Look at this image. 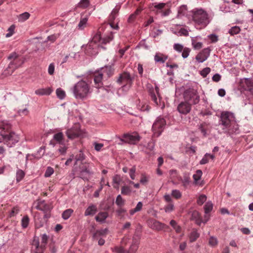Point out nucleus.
Listing matches in <instances>:
<instances>
[{
    "mask_svg": "<svg viewBox=\"0 0 253 253\" xmlns=\"http://www.w3.org/2000/svg\"><path fill=\"white\" fill-rule=\"evenodd\" d=\"M18 141L19 137L12 131L11 125L7 121L0 122V142L12 147Z\"/></svg>",
    "mask_w": 253,
    "mask_h": 253,
    "instance_id": "nucleus-1",
    "label": "nucleus"
},
{
    "mask_svg": "<svg viewBox=\"0 0 253 253\" xmlns=\"http://www.w3.org/2000/svg\"><path fill=\"white\" fill-rule=\"evenodd\" d=\"M140 234L135 232L131 240L128 250L125 249L126 245L130 241L128 236H125L122 240L120 247H115L113 251L117 253H135L138 248Z\"/></svg>",
    "mask_w": 253,
    "mask_h": 253,
    "instance_id": "nucleus-2",
    "label": "nucleus"
},
{
    "mask_svg": "<svg viewBox=\"0 0 253 253\" xmlns=\"http://www.w3.org/2000/svg\"><path fill=\"white\" fill-rule=\"evenodd\" d=\"M220 125H221L224 132L233 133L236 132L239 129L238 125L235 121V118L233 113L224 111L221 114Z\"/></svg>",
    "mask_w": 253,
    "mask_h": 253,
    "instance_id": "nucleus-3",
    "label": "nucleus"
},
{
    "mask_svg": "<svg viewBox=\"0 0 253 253\" xmlns=\"http://www.w3.org/2000/svg\"><path fill=\"white\" fill-rule=\"evenodd\" d=\"M72 91L74 97L81 100L86 99L92 92L89 84L84 80H81L75 84Z\"/></svg>",
    "mask_w": 253,
    "mask_h": 253,
    "instance_id": "nucleus-4",
    "label": "nucleus"
},
{
    "mask_svg": "<svg viewBox=\"0 0 253 253\" xmlns=\"http://www.w3.org/2000/svg\"><path fill=\"white\" fill-rule=\"evenodd\" d=\"M192 19L196 25L200 26V28H204L209 23L207 12L202 8H194L191 11Z\"/></svg>",
    "mask_w": 253,
    "mask_h": 253,
    "instance_id": "nucleus-5",
    "label": "nucleus"
},
{
    "mask_svg": "<svg viewBox=\"0 0 253 253\" xmlns=\"http://www.w3.org/2000/svg\"><path fill=\"white\" fill-rule=\"evenodd\" d=\"M73 178L78 177L83 179H87L88 176L92 173L90 164L87 163H82L79 167L75 165L73 169Z\"/></svg>",
    "mask_w": 253,
    "mask_h": 253,
    "instance_id": "nucleus-6",
    "label": "nucleus"
},
{
    "mask_svg": "<svg viewBox=\"0 0 253 253\" xmlns=\"http://www.w3.org/2000/svg\"><path fill=\"white\" fill-rule=\"evenodd\" d=\"M113 35L110 34L109 36L102 38L100 32H98L93 37L92 41L86 45L85 49V53L89 55L95 54L97 52L94 50V47H93L95 43L97 42H100L102 44H106L109 42L113 40Z\"/></svg>",
    "mask_w": 253,
    "mask_h": 253,
    "instance_id": "nucleus-7",
    "label": "nucleus"
},
{
    "mask_svg": "<svg viewBox=\"0 0 253 253\" xmlns=\"http://www.w3.org/2000/svg\"><path fill=\"white\" fill-rule=\"evenodd\" d=\"M183 97L185 101L192 105L197 104L200 101V96L197 90L193 88L185 90L183 93Z\"/></svg>",
    "mask_w": 253,
    "mask_h": 253,
    "instance_id": "nucleus-8",
    "label": "nucleus"
},
{
    "mask_svg": "<svg viewBox=\"0 0 253 253\" xmlns=\"http://www.w3.org/2000/svg\"><path fill=\"white\" fill-rule=\"evenodd\" d=\"M8 59L11 60L7 68V70H9L8 73L10 74H11L16 68L20 67L24 63L23 59L15 52L11 53Z\"/></svg>",
    "mask_w": 253,
    "mask_h": 253,
    "instance_id": "nucleus-9",
    "label": "nucleus"
},
{
    "mask_svg": "<svg viewBox=\"0 0 253 253\" xmlns=\"http://www.w3.org/2000/svg\"><path fill=\"white\" fill-rule=\"evenodd\" d=\"M48 237L44 234L41 236V243L39 240L36 238H34L33 242V246L35 247L36 253H43L45 249Z\"/></svg>",
    "mask_w": 253,
    "mask_h": 253,
    "instance_id": "nucleus-10",
    "label": "nucleus"
},
{
    "mask_svg": "<svg viewBox=\"0 0 253 253\" xmlns=\"http://www.w3.org/2000/svg\"><path fill=\"white\" fill-rule=\"evenodd\" d=\"M166 125V120L163 118L158 117L152 126V129L154 135L156 137L159 136L163 131Z\"/></svg>",
    "mask_w": 253,
    "mask_h": 253,
    "instance_id": "nucleus-11",
    "label": "nucleus"
},
{
    "mask_svg": "<svg viewBox=\"0 0 253 253\" xmlns=\"http://www.w3.org/2000/svg\"><path fill=\"white\" fill-rule=\"evenodd\" d=\"M82 133V132L80 129V125L79 124H75L73 127L66 131L67 137L71 139L79 137L81 135Z\"/></svg>",
    "mask_w": 253,
    "mask_h": 253,
    "instance_id": "nucleus-12",
    "label": "nucleus"
},
{
    "mask_svg": "<svg viewBox=\"0 0 253 253\" xmlns=\"http://www.w3.org/2000/svg\"><path fill=\"white\" fill-rule=\"evenodd\" d=\"M50 217V214L46 213L42 215L40 213L36 212L34 216L35 225L37 228H40L43 226Z\"/></svg>",
    "mask_w": 253,
    "mask_h": 253,
    "instance_id": "nucleus-13",
    "label": "nucleus"
},
{
    "mask_svg": "<svg viewBox=\"0 0 253 253\" xmlns=\"http://www.w3.org/2000/svg\"><path fill=\"white\" fill-rule=\"evenodd\" d=\"M148 88L149 94L151 97V100L156 105H159L161 99L159 94V87L156 85L155 88L152 86L148 87Z\"/></svg>",
    "mask_w": 253,
    "mask_h": 253,
    "instance_id": "nucleus-14",
    "label": "nucleus"
},
{
    "mask_svg": "<svg viewBox=\"0 0 253 253\" xmlns=\"http://www.w3.org/2000/svg\"><path fill=\"white\" fill-rule=\"evenodd\" d=\"M140 139V136L136 132L132 134H125L123 138L121 140L122 141L131 144H135L138 142Z\"/></svg>",
    "mask_w": 253,
    "mask_h": 253,
    "instance_id": "nucleus-15",
    "label": "nucleus"
},
{
    "mask_svg": "<svg viewBox=\"0 0 253 253\" xmlns=\"http://www.w3.org/2000/svg\"><path fill=\"white\" fill-rule=\"evenodd\" d=\"M120 10V6H116L112 11L109 18V21L111 27L115 30L119 29L118 23L116 22L115 19L118 15Z\"/></svg>",
    "mask_w": 253,
    "mask_h": 253,
    "instance_id": "nucleus-16",
    "label": "nucleus"
},
{
    "mask_svg": "<svg viewBox=\"0 0 253 253\" xmlns=\"http://www.w3.org/2000/svg\"><path fill=\"white\" fill-rule=\"evenodd\" d=\"M191 104L186 101L181 102L177 106V111L182 114L186 115L188 114L191 110Z\"/></svg>",
    "mask_w": 253,
    "mask_h": 253,
    "instance_id": "nucleus-17",
    "label": "nucleus"
},
{
    "mask_svg": "<svg viewBox=\"0 0 253 253\" xmlns=\"http://www.w3.org/2000/svg\"><path fill=\"white\" fill-rule=\"evenodd\" d=\"M117 82L119 84L129 85L130 86L132 83V80L129 74L125 72L120 75Z\"/></svg>",
    "mask_w": 253,
    "mask_h": 253,
    "instance_id": "nucleus-18",
    "label": "nucleus"
},
{
    "mask_svg": "<svg viewBox=\"0 0 253 253\" xmlns=\"http://www.w3.org/2000/svg\"><path fill=\"white\" fill-rule=\"evenodd\" d=\"M36 208L39 210L43 211L44 214H50V211L52 208L50 205L46 203L43 200L38 202Z\"/></svg>",
    "mask_w": 253,
    "mask_h": 253,
    "instance_id": "nucleus-19",
    "label": "nucleus"
},
{
    "mask_svg": "<svg viewBox=\"0 0 253 253\" xmlns=\"http://www.w3.org/2000/svg\"><path fill=\"white\" fill-rule=\"evenodd\" d=\"M211 50L209 48H204L198 54L196 57V59L199 62H203L207 59L210 55Z\"/></svg>",
    "mask_w": 253,
    "mask_h": 253,
    "instance_id": "nucleus-20",
    "label": "nucleus"
},
{
    "mask_svg": "<svg viewBox=\"0 0 253 253\" xmlns=\"http://www.w3.org/2000/svg\"><path fill=\"white\" fill-rule=\"evenodd\" d=\"M104 76L102 72L101 71L95 72L94 74V82L95 84V87L96 88H100L102 87L103 77Z\"/></svg>",
    "mask_w": 253,
    "mask_h": 253,
    "instance_id": "nucleus-21",
    "label": "nucleus"
},
{
    "mask_svg": "<svg viewBox=\"0 0 253 253\" xmlns=\"http://www.w3.org/2000/svg\"><path fill=\"white\" fill-rule=\"evenodd\" d=\"M151 228L155 230L161 231L169 228V226L157 220H153Z\"/></svg>",
    "mask_w": 253,
    "mask_h": 253,
    "instance_id": "nucleus-22",
    "label": "nucleus"
},
{
    "mask_svg": "<svg viewBox=\"0 0 253 253\" xmlns=\"http://www.w3.org/2000/svg\"><path fill=\"white\" fill-rule=\"evenodd\" d=\"M169 178L173 184H177L176 180L181 179V177L179 175L178 171L175 169H171L169 171Z\"/></svg>",
    "mask_w": 253,
    "mask_h": 253,
    "instance_id": "nucleus-23",
    "label": "nucleus"
},
{
    "mask_svg": "<svg viewBox=\"0 0 253 253\" xmlns=\"http://www.w3.org/2000/svg\"><path fill=\"white\" fill-rule=\"evenodd\" d=\"M243 83L245 85V89L249 91L253 96V80L251 79H245Z\"/></svg>",
    "mask_w": 253,
    "mask_h": 253,
    "instance_id": "nucleus-24",
    "label": "nucleus"
},
{
    "mask_svg": "<svg viewBox=\"0 0 253 253\" xmlns=\"http://www.w3.org/2000/svg\"><path fill=\"white\" fill-rule=\"evenodd\" d=\"M53 91V89L51 87H47L45 88H39L35 90L36 94L40 96L49 95Z\"/></svg>",
    "mask_w": 253,
    "mask_h": 253,
    "instance_id": "nucleus-25",
    "label": "nucleus"
},
{
    "mask_svg": "<svg viewBox=\"0 0 253 253\" xmlns=\"http://www.w3.org/2000/svg\"><path fill=\"white\" fill-rule=\"evenodd\" d=\"M88 19V16L82 15L80 21L78 25L77 28L80 30H84L86 27Z\"/></svg>",
    "mask_w": 253,
    "mask_h": 253,
    "instance_id": "nucleus-26",
    "label": "nucleus"
},
{
    "mask_svg": "<svg viewBox=\"0 0 253 253\" xmlns=\"http://www.w3.org/2000/svg\"><path fill=\"white\" fill-rule=\"evenodd\" d=\"M168 59V56L160 52L156 53L154 56V60L156 62L164 63Z\"/></svg>",
    "mask_w": 253,
    "mask_h": 253,
    "instance_id": "nucleus-27",
    "label": "nucleus"
},
{
    "mask_svg": "<svg viewBox=\"0 0 253 253\" xmlns=\"http://www.w3.org/2000/svg\"><path fill=\"white\" fill-rule=\"evenodd\" d=\"M101 71L102 72L104 77L106 76L107 78H109L114 74V70L111 66H109L102 68Z\"/></svg>",
    "mask_w": 253,
    "mask_h": 253,
    "instance_id": "nucleus-28",
    "label": "nucleus"
},
{
    "mask_svg": "<svg viewBox=\"0 0 253 253\" xmlns=\"http://www.w3.org/2000/svg\"><path fill=\"white\" fill-rule=\"evenodd\" d=\"M97 209L96 206L94 205H91L85 211L84 215H93L97 211Z\"/></svg>",
    "mask_w": 253,
    "mask_h": 253,
    "instance_id": "nucleus-29",
    "label": "nucleus"
},
{
    "mask_svg": "<svg viewBox=\"0 0 253 253\" xmlns=\"http://www.w3.org/2000/svg\"><path fill=\"white\" fill-rule=\"evenodd\" d=\"M53 140L56 141V143H58L60 145H63L64 140L63 133L60 132L55 134L53 135Z\"/></svg>",
    "mask_w": 253,
    "mask_h": 253,
    "instance_id": "nucleus-30",
    "label": "nucleus"
},
{
    "mask_svg": "<svg viewBox=\"0 0 253 253\" xmlns=\"http://www.w3.org/2000/svg\"><path fill=\"white\" fill-rule=\"evenodd\" d=\"M182 183V185L184 188H186L190 182V177L189 175L187 173L183 174V177H181V179H179Z\"/></svg>",
    "mask_w": 253,
    "mask_h": 253,
    "instance_id": "nucleus-31",
    "label": "nucleus"
},
{
    "mask_svg": "<svg viewBox=\"0 0 253 253\" xmlns=\"http://www.w3.org/2000/svg\"><path fill=\"white\" fill-rule=\"evenodd\" d=\"M142 10L143 8L141 7H138L135 11L129 16L128 22L129 23H132L136 19V16L140 13Z\"/></svg>",
    "mask_w": 253,
    "mask_h": 253,
    "instance_id": "nucleus-32",
    "label": "nucleus"
},
{
    "mask_svg": "<svg viewBox=\"0 0 253 253\" xmlns=\"http://www.w3.org/2000/svg\"><path fill=\"white\" fill-rule=\"evenodd\" d=\"M108 216V213L107 212H100L96 216L95 219L98 222H103Z\"/></svg>",
    "mask_w": 253,
    "mask_h": 253,
    "instance_id": "nucleus-33",
    "label": "nucleus"
},
{
    "mask_svg": "<svg viewBox=\"0 0 253 253\" xmlns=\"http://www.w3.org/2000/svg\"><path fill=\"white\" fill-rule=\"evenodd\" d=\"M214 156L213 155H210L209 154H206L203 159L201 160L200 164L201 165H204L208 163L210 159H213Z\"/></svg>",
    "mask_w": 253,
    "mask_h": 253,
    "instance_id": "nucleus-34",
    "label": "nucleus"
},
{
    "mask_svg": "<svg viewBox=\"0 0 253 253\" xmlns=\"http://www.w3.org/2000/svg\"><path fill=\"white\" fill-rule=\"evenodd\" d=\"M121 181V177L118 175H116L113 177V187L114 188L119 189V185Z\"/></svg>",
    "mask_w": 253,
    "mask_h": 253,
    "instance_id": "nucleus-35",
    "label": "nucleus"
},
{
    "mask_svg": "<svg viewBox=\"0 0 253 253\" xmlns=\"http://www.w3.org/2000/svg\"><path fill=\"white\" fill-rule=\"evenodd\" d=\"M143 204L141 202H139L136 207L129 211V213L131 215H133L135 212L140 211L142 210Z\"/></svg>",
    "mask_w": 253,
    "mask_h": 253,
    "instance_id": "nucleus-36",
    "label": "nucleus"
},
{
    "mask_svg": "<svg viewBox=\"0 0 253 253\" xmlns=\"http://www.w3.org/2000/svg\"><path fill=\"white\" fill-rule=\"evenodd\" d=\"M199 237V234L197 230L193 229L189 235V239L191 242L195 241Z\"/></svg>",
    "mask_w": 253,
    "mask_h": 253,
    "instance_id": "nucleus-37",
    "label": "nucleus"
},
{
    "mask_svg": "<svg viewBox=\"0 0 253 253\" xmlns=\"http://www.w3.org/2000/svg\"><path fill=\"white\" fill-rule=\"evenodd\" d=\"M24 171L21 169H18L16 171V179L17 182H20L25 176Z\"/></svg>",
    "mask_w": 253,
    "mask_h": 253,
    "instance_id": "nucleus-38",
    "label": "nucleus"
},
{
    "mask_svg": "<svg viewBox=\"0 0 253 253\" xmlns=\"http://www.w3.org/2000/svg\"><path fill=\"white\" fill-rule=\"evenodd\" d=\"M170 225L173 227L176 233H179L181 232V227L177 225V222L175 220H171L170 221Z\"/></svg>",
    "mask_w": 253,
    "mask_h": 253,
    "instance_id": "nucleus-39",
    "label": "nucleus"
},
{
    "mask_svg": "<svg viewBox=\"0 0 253 253\" xmlns=\"http://www.w3.org/2000/svg\"><path fill=\"white\" fill-rule=\"evenodd\" d=\"M108 230L107 229H102L100 230H97L93 235V237L94 238H97L101 236H103L106 235L107 233Z\"/></svg>",
    "mask_w": 253,
    "mask_h": 253,
    "instance_id": "nucleus-40",
    "label": "nucleus"
},
{
    "mask_svg": "<svg viewBox=\"0 0 253 253\" xmlns=\"http://www.w3.org/2000/svg\"><path fill=\"white\" fill-rule=\"evenodd\" d=\"M213 208V205L211 202H208L204 206V210L206 214L211 212Z\"/></svg>",
    "mask_w": 253,
    "mask_h": 253,
    "instance_id": "nucleus-41",
    "label": "nucleus"
},
{
    "mask_svg": "<svg viewBox=\"0 0 253 253\" xmlns=\"http://www.w3.org/2000/svg\"><path fill=\"white\" fill-rule=\"evenodd\" d=\"M56 93L57 96L60 99H64L66 96L65 92L61 88H58L56 89Z\"/></svg>",
    "mask_w": 253,
    "mask_h": 253,
    "instance_id": "nucleus-42",
    "label": "nucleus"
},
{
    "mask_svg": "<svg viewBox=\"0 0 253 253\" xmlns=\"http://www.w3.org/2000/svg\"><path fill=\"white\" fill-rule=\"evenodd\" d=\"M73 212V210L71 209H67L63 212L62 216L63 219H67L70 217Z\"/></svg>",
    "mask_w": 253,
    "mask_h": 253,
    "instance_id": "nucleus-43",
    "label": "nucleus"
},
{
    "mask_svg": "<svg viewBox=\"0 0 253 253\" xmlns=\"http://www.w3.org/2000/svg\"><path fill=\"white\" fill-rule=\"evenodd\" d=\"M131 192V189L130 186H123L121 189V193L123 195H128Z\"/></svg>",
    "mask_w": 253,
    "mask_h": 253,
    "instance_id": "nucleus-44",
    "label": "nucleus"
},
{
    "mask_svg": "<svg viewBox=\"0 0 253 253\" xmlns=\"http://www.w3.org/2000/svg\"><path fill=\"white\" fill-rule=\"evenodd\" d=\"M76 163L75 165L76 166L78 165V163L79 161L82 162L84 159V155L82 151L79 152V153L76 156Z\"/></svg>",
    "mask_w": 253,
    "mask_h": 253,
    "instance_id": "nucleus-45",
    "label": "nucleus"
},
{
    "mask_svg": "<svg viewBox=\"0 0 253 253\" xmlns=\"http://www.w3.org/2000/svg\"><path fill=\"white\" fill-rule=\"evenodd\" d=\"M89 4L90 2L89 0H81L78 6L82 8H86L89 6Z\"/></svg>",
    "mask_w": 253,
    "mask_h": 253,
    "instance_id": "nucleus-46",
    "label": "nucleus"
},
{
    "mask_svg": "<svg viewBox=\"0 0 253 253\" xmlns=\"http://www.w3.org/2000/svg\"><path fill=\"white\" fill-rule=\"evenodd\" d=\"M187 11V7L185 5H182L180 6L178 10L177 17H180L182 16H183L186 13Z\"/></svg>",
    "mask_w": 253,
    "mask_h": 253,
    "instance_id": "nucleus-47",
    "label": "nucleus"
},
{
    "mask_svg": "<svg viewBox=\"0 0 253 253\" xmlns=\"http://www.w3.org/2000/svg\"><path fill=\"white\" fill-rule=\"evenodd\" d=\"M29 223V218L28 215H25L22 219L21 225L23 228H26L28 227Z\"/></svg>",
    "mask_w": 253,
    "mask_h": 253,
    "instance_id": "nucleus-48",
    "label": "nucleus"
},
{
    "mask_svg": "<svg viewBox=\"0 0 253 253\" xmlns=\"http://www.w3.org/2000/svg\"><path fill=\"white\" fill-rule=\"evenodd\" d=\"M202 173V170L198 169L196 171V173L193 175V178L195 183H197L201 179Z\"/></svg>",
    "mask_w": 253,
    "mask_h": 253,
    "instance_id": "nucleus-49",
    "label": "nucleus"
},
{
    "mask_svg": "<svg viewBox=\"0 0 253 253\" xmlns=\"http://www.w3.org/2000/svg\"><path fill=\"white\" fill-rule=\"evenodd\" d=\"M193 216L195 217L196 218H197L196 220V223L199 225H200L202 222L204 223V220L202 219L201 215H200L198 211H194L193 213Z\"/></svg>",
    "mask_w": 253,
    "mask_h": 253,
    "instance_id": "nucleus-50",
    "label": "nucleus"
},
{
    "mask_svg": "<svg viewBox=\"0 0 253 253\" xmlns=\"http://www.w3.org/2000/svg\"><path fill=\"white\" fill-rule=\"evenodd\" d=\"M206 200L207 196L205 195L202 194L198 197L197 201V203L198 205L201 206L204 203V202H206Z\"/></svg>",
    "mask_w": 253,
    "mask_h": 253,
    "instance_id": "nucleus-51",
    "label": "nucleus"
},
{
    "mask_svg": "<svg viewBox=\"0 0 253 253\" xmlns=\"http://www.w3.org/2000/svg\"><path fill=\"white\" fill-rule=\"evenodd\" d=\"M240 28L239 27L234 26L229 30V33L231 35L233 36L234 35L238 34L240 32Z\"/></svg>",
    "mask_w": 253,
    "mask_h": 253,
    "instance_id": "nucleus-52",
    "label": "nucleus"
},
{
    "mask_svg": "<svg viewBox=\"0 0 253 253\" xmlns=\"http://www.w3.org/2000/svg\"><path fill=\"white\" fill-rule=\"evenodd\" d=\"M30 16V14L27 12H25L21 14H20L19 16V20L20 21H24L27 20Z\"/></svg>",
    "mask_w": 253,
    "mask_h": 253,
    "instance_id": "nucleus-53",
    "label": "nucleus"
},
{
    "mask_svg": "<svg viewBox=\"0 0 253 253\" xmlns=\"http://www.w3.org/2000/svg\"><path fill=\"white\" fill-rule=\"evenodd\" d=\"M171 195L176 199H180L182 196L181 193L180 192V191L176 189L173 190L171 191Z\"/></svg>",
    "mask_w": 253,
    "mask_h": 253,
    "instance_id": "nucleus-54",
    "label": "nucleus"
},
{
    "mask_svg": "<svg viewBox=\"0 0 253 253\" xmlns=\"http://www.w3.org/2000/svg\"><path fill=\"white\" fill-rule=\"evenodd\" d=\"M116 204L120 207L124 206L125 201L123 199L121 195H118L116 198Z\"/></svg>",
    "mask_w": 253,
    "mask_h": 253,
    "instance_id": "nucleus-55",
    "label": "nucleus"
},
{
    "mask_svg": "<svg viewBox=\"0 0 253 253\" xmlns=\"http://www.w3.org/2000/svg\"><path fill=\"white\" fill-rule=\"evenodd\" d=\"M15 29V26L14 25H11L7 30L8 33L6 34L5 37L6 38L10 37L13 34Z\"/></svg>",
    "mask_w": 253,
    "mask_h": 253,
    "instance_id": "nucleus-56",
    "label": "nucleus"
},
{
    "mask_svg": "<svg viewBox=\"0 0 253 253\" xmlns=\"http://www.w3.org/2000/svg\"><path fill=\"white\" fill-rule=\"evenodd\" d=\"M54 172L53 169L51 167H48L44 173V176L48 177L51 176Z\"/></svg>",
    "mask_w": 253,
    "mask_h": 253,
    "instance_id": "nucleus-57",
    "label": "nucleus"
},
{
    "mask_svg": "<svg viewBox=\"0 0 253 253\" xmlns=\"http://www.w3.org/2000/svg\"><path fill=\"white\" fill-rule=\"evenodd\" d=\"M209 243L211 246H215L217 244V239L213 237H211L209 239Z\"/></svg>",
    "mask_w": 253,
    "mask_h": 253,
    "instance_id": "nucleus-58",
    "label": "nucleus"
},
{
    "mask_svg": "<svg viewBox=\"0 0 253 253\" xmlns=\"http://www.w3.org/2000/svg\"><path fill=\"white\" fill-rule=\"evenodd\" d=\"M211 71V69L209 67H206L202 70L201 72V75L204 78L206 77L208 74H209V73Z\"/></svg>",
    "mask_w": 253,
    "mask_h": 253,
    "instance_id": "nucleus-59",
    "label": "nucleus"
},
{
    "mask_svg": "<svg viewBox=\"0 0 253 253\" xmlns=\"http://www.w3.org/2000/svg\"><path fill=\"white\" fill-rule=\"evenodd\" d=\"M19 209L17 207H14L9 213V217H11L15 216L19 212Z\"/></svg>",
    "mask_w": 253,
    "mask_h": 253,
    "instance_id": "nucleus-60",
    "label": "nucleus"
},
{
    "mask_svg": "<svg viewBox=\"0 0 253 253\" xmlns=\"http://www.w3.org/2000/svg\"><path fill=\"white\" fill-rule=\"evenodd\" d=\"M206 126V123H203L200 125L199 127L200 131L204 136H206L207 133Z\"/></svg>",
    "mask_w": 253,
    "mask_h": 253,
    "instance_id": "nucleus-61",
    "label": "nucleus"
},
{
    "mask_svg": "<svg viewBox=\"0 0 253 253\" xmlns=\"http://www.w3.org/2000/svg\"><path fill=\"white\" fill-rule=\"evenodd\" d=\"M136 168L135 167H133L129 169V174L131 179L134 180L135 179V172Z\"/></svg>",
    "mask_w": 253,
    "mask_h": 253,
    "instance_id": "nucleus-62",
    "label": "nucleus"
},
{
    "mask_svg": "<svg viewBox=\"0 0 253 253\" xmlns=\"http://www.w3.org/2000/svg\"><path fill=\"white\" fill-rule=\"evenodd\" d=\"M138 108L140 109L142 111H149L150 109V107L145 104L139 105L138 106Z\"/></svg>",
    "mask_w": 253,
    "mask_h": 253,
    "instance_id": "nucleus-63",
    "label": "nucleus"
},
{
    "mask_svg": "<svg viewBox=\"0 0 253 253\" xmlns=\"http://www.w3.org/2000/svg\"><path fill=\"white\" fill-rule=\"evenodd\" d=\"M190 51V49L188 48H184L183 49V52L182 53V56L184 58H187L189 54Z\"/></svg>",
    "mask_w": 253,
    "mask_h": 253,
    "instance_id": "nucleus-64",
    "label": "nucleus"
}]
</instances>
